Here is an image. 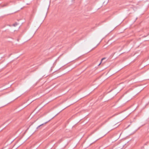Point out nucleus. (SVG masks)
<instances>
[{
  "label": "nucleus",
  "mask_w": 149,
  "mask_h": 149,
  "mask_svg": "<svg viewBox=\"0 0 149 149\" xmlns=\"http://www.w3.org/2000/svg\"><path fill=\"white\" fill-rule=\"evenodd\" d=\"M33 28H31L30 29V34H31V33H32V32L33 31Z\"/></svg>",
  "instance_id": "20e7f679"
},
{
  "label": "nucleus",
  "mask_w": 149,
  "mask_h": 149,
  "mask_svg": "<svg viewBox=\"0 0 149 149\" xmlns=\"http://www.w3.org/2000/svg\"><path fill=\"white\" fill-rule=\"evenodd\" d=\"M55 116V114L53 115L52 114H51L49 115V117L50 119H52Z\"/></svg>",
  "instance_id": "f03ea898"
},
{
  "label": "nucleus",
  "mask_w": 149,
  "mask_h": 149,
  "mask_svg": "<svg viewBox=\"0 0 149 149\" xmlns=\"http://www.w3.org/2000/svg\"><path fill=\"white\" fill-rule=\"evenodd\" d=\"M40 26H39L38 27H37L36 28V30H38V29H39V27H40Z\"/></svg>",
  "instance_id": "0eeeda50"
},
{
  "label": "nucleus",
  "mask_w": 149,
  "mask_h": 149,
  "mask_svg": "<svg viewBox=\"0 0 149 149\" xmlns=\"http://www.w3.org/2000/svg\"><path fill=\"white\" fill-rule=\"evenodd\" d=\"M35 32L34 31H33L32 33V35H31V38H32Z\"/></svg>",
  "instance_id": "39448f33"
},
{
  "label": "nucleus",
  "mask_w": 149,
  "mask_h": 149,
  "mask_svg": "<svg viewBox=\"0 0 149 149\" xmlns=\"http://www.w3.org/2000/svg\"><path fill=\"white\" fill-rule=\"evenodd\" d=\"M28 129V128H27V129L26 130V131H25V133L26 132V131H27V130Z\"/></svg>",
  "instance_id": "1a4fd4ad"
},
{
  "label": "nucleus",
  "mask_w": 149,
  "mask_h": 149,
  "mask_svg": "<svg viewBox=\"0 0 149 149\" xmlns=\"http://www.w3.org/2000/svg\"><path fill=\"white\" fill-rule=\"evenodd\" d=\"M18 23H16L14 24H13V25L15 27V26H16L17 25H18Z\"/></svg>",
  "instance_id": "7ed1b4c3"
},
{
  "label": "nucleus",
  "mask_w": 149,
  "mask_h": 149,
  "mask_svg": "<svg viewBox=\"0 0 149 149\" xmlns=\"http://www.w3.org/2000/svg\"><path fill=\"white\" fill-rule=\"evenodd\" d=\"M104 58H102V60H101V62H100V64L99 65H100L101 64V63H102V60H104Z\"/></svg>",
  "instance_id": "423d86ee"
},
{
  "label": "nucleus",
  "mask_w": 149,
  "mask_h": 149,
  "mask_svg": "<svg viewBox=\"0 0 149 149\" xmlns=\"http://www.w3.org/2000/svg\"><path fill=\"white\" fill-rule=\"evenodd\" d=\"M111 124L113 126L115 127H118L119 125V123L117 122H112Z\"/></svg>",
  "instance_id": "f257e3e1"
},
{
  "label": "nucleus",
  "mask_w": 149,
  "mask_h": 149,
  "mask_svg": "<svg viewBox=\"0 0 149 149\" xmlns=\"http://www.w3.org/2000/svg\"><path fill=\"white\" fill-rule=\"evenodd\" d=\"M44 124H40L39 126H38V127H40V126Z\"/></svg>",
  "instance_id": "6e6552de"
}]
</instances>
